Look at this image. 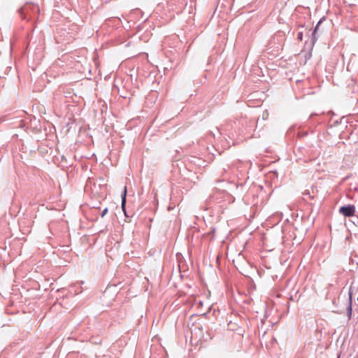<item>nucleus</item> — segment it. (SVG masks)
I'll return each mask as SVG.
<instances>
[{"label":"nucleus","instance_id":"nucleus-2","mask_svg":"<svg viewBox=\"0 0 358 358\" xmlns=\"http://www.w3.org/2000/svg\"><path fill=\"white\" fill-rule=\"evenodd\" d=\"M339 213L345 217H352L355 213V206L352 204L343 206L339 208Z\"/></svg>","mask_w":358,"mask_h":358},{"label":"nucleus","instance_id":"nucleus-9","mask_svg":"<svg viewBox=\"0 0 358 358\" xmlns=\"http://www.w3.org/2000/svg\"><path fill=\"white\" fill-rule=\"evenodd\" d=\"M338 358H339V357H338Z\"/></svg>","mask_w":358,"mask_h":358},{"label":"nucleus","instance_id":"nucleus-7","mask_svg":"<svg viewBox=\"0 0 358 358\" xmlns=\"http://www.w3.org/2000/svg\"><path fill=\"white\" fill-rule=\"evenodd\" d=\"M108 213V208H106L105 209L103 210V211L101 212V216L103 217L106 213Z\"/></svg>","mask_w":358,"mask_h":358},{"label":"nucleus","instance_id":"nucleus-6","mask_svg":"<svg viewBox=\"0 0 358 358\" xmlns=\"http://www.w3.org/2000/svg\"><path fill=\"white\" fill-rule=\"evenodd\" d=\"M297 39L301 41L303 40V32L300 31L297 34Z\"/></svg>","mask_w":358,"mask_h":358},{"label":"nucleus","instance_id":"nucleus-4","mask_svg":"<svg viewBox=\"0 0 358 358\" xmlns=\"http://www.w3.org/2000/svg\"><path fill=\"white\" fill-rule=\"evenodd\" d=\"M352 292H352V286H350V289H349V303H348V308H347L348 315L349 318H350L351 315H352Z\"/></svg>","mask_w":358,"mask_h":358},{"label":"nucleus","instance_id":"nucleus-5","mask_svg":"<svg viewBox=\"0 0 358 358\" xmlns=\"http://www.w3.org/2000/svg\"><path fill=\"white\" fill-rule=\"evenodd\" d=\"M122 203L121 206L123 211L125 213V206H126V198H127V187H124V190L121 194Z\"/></svg>","mask_w":358,"mask_h":358},{"label":"nucleus","instance_id":"nucleus-3","mask_svg":"<svg viewBox=\"0 0 358 358\" xmlns=\"http://www.w3.org/2000/svg\"><path fill=\"white\" fill-rule=\"evenodd\" d=\"M325 20V17H322L317 24L316 27H315V29L313 30V33H312V36H311V43H312V45H314V44L315 43V42L317 41V37L316 36V32L317 31L318 29H319V27L320 25V24L322 22V21Z\"/></svg>","mask_w":358,"mask_h":358},{"label":"nucleus","instance_id":"nucleus-1","mask_svg":"<svg viewBox=\"0 0 358 358\" xmlns=\"http://www.w3.org/2000/svg\"><path fill=\"white\" fill-rule=\"evenodd\" d=\"M19 13L24 20H29L34 17L32 15H38L39 8L38 5L34 3H26L19 9Z\"/></svg>","mask_w":358,"mask_h":358},{"label":"nucleus","instance_id":"nucleus-8","mask_svg":"<svg viewBox=\"0 0 358 358\" xmlns=\"http://www.w3.org/2000/svg\"><path fill=\"white\" fill-rule=\"evenodd\" d=\"M338 358H339V357H338Z\"/></svg>","mask_w":358,"mask_h":358}]
</instances>
